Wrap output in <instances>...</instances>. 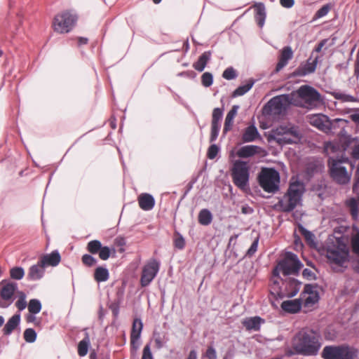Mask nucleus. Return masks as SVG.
I'll list each match as a JSON object with an SVG mask.
<instances>
[{
    "label": "nucleus",
    "instance_id": "obj_51",
    "mask_svg": "<svg viewBox=\"0 0 359 359\" xmlns=\"http://www.w3.org/2000/svg\"><path fill=\"white\" fill-rule=\"evenodd\" d=\"M99 257L102 260H107L109 258L111 250L107 246H102L100 252H98Z\"/></svg>",
    "mask_w": 359,
    "mask_h": 359
},
{
    "label": "nucleus",
    "instance_id": "obj_16",
    "mask_svg": "<svg viewBox=\"0 0 359 359\" xmlns=\"http://www.w3.org/2000/svg\"><path fill=\"white\" fill-rule=\"evenodd\" d=\"M302 304L304 307H311L319 300V294L316 290V287L307 284L304 286V291L301 294Z\"/></svg>",
    "mask_w": 359,
    "mask_h": 359
},
{
    "label": "nucleus",
    "instance_id": "obj_60",
    "mask_svg": "<svg viewBox=\"0 0 359 359\" xmlns=\"http://www.w3.org/2000/svg\"><path fill=\"white\" fill-rule=\"evenodd\" d=\"M327 42V39H323L322 40L318 45L315 48V50L316 52H320L323 47L325 45Z\"/></svg>",
    "mask_w": 359,
    "mask_h": 359
},
{
    "label": "nucleus",
    "instance_id": "obj_64",
    "mask_svg": "<svg viewBox=\"0 0 359 359\" xmlns=\"http://www.w3.org/2000/svg\"><path fill=\"white\" fill-rule=\"evenodd\" d=\"M302 233L304 235L305 238L306 240L311 239L312 238V236H313V234L310 231H306V230H305L304 229H302Z\"/></svg>",
    "mask_w": 359,
    "mask_h": 359
},
{
    "label": "nucleus",
    "instance_id": "obj_19",
    "mask_svg": "<svg viewBox=\"0 0 359 359\" xmlns=\"http://www.w3.org/2000/svg\"><path fill=\"white\" fill-rule=\"evenodd\" d=\"M143 328V324L140 319H135L133 323L132 330L130 333V344L133 348H138V340Z\"/></svg>",
    "mask_w": 359,
    "mask_h": 359
},
{
    "label": "nucleus",
    "instance_id": "obj_49",
    "mask_svg": "<svg viewBox=\"0 0 359 359\" xmlns=\"http://www.w3.org/2000/svg\"><path fill=\"white\" fill-rule=\"evenodd\" d=\"M202 358L217 359V353L212 346H208L204 353L202 354Z\"/></svg>",
    "mask_w": 359,
    "mask_h": 359
},
{
    "label": "nucleus",
    "instance_id": "obj_50",
    "mask_svg": "<svg viewBox=\"0 0 359 359\" xmlns=\"http://www.w3.org/2000/svg\"><path fill=\"white\" fill-rule=\"evenodd\" d=\"M330 6L328 4L322 6L315 14L314 19H318L325 16L330 11Z\"/></svg>",
    "mask_w": 359,
    "mask_h": 359
},
{
    "label": "nucleus",
    "instance_id": "obj_58",
    "mask_svg": "<svg viewBox=\"0 0 359 359\" xmlns=\"http://www.w3.org/2000/svg\"><path fill=\"white\" fill-rule=\"evenodd\" d=\"M241 212L245 215L252 214L253 209L248 205H243L241 208Z\"/></svg>",
    "mask_w": 359,
    "mask_h": 359
},
{
    "label": "nucleus",
    "instance_id": "obj_25",
    "mask_svg": "<svg viewBox=\"0 0 359 359\" xmlns=\"http://www.w3.org/2000/svg\"><path fill=\"white\" fill-rule=\"evenodd\" d=\"M222 114H213L211 125V134L210 137V141L211 142H215L218 137L220 129L219 122L222 118Z\"/></svg>",
    "mask_w": 359,
    "mask_h": 359
},
{
    "label": "nucleus",
    "instance_id": "obj_62",
    "mask_svg": "<svg viewBox=\"0 0 359 359\" xmlns=\"http://www.w3.org/2000/svg\"><path fill=\"white\" fill-rule=\"evenodd\" d=\"M187 359H197V353L195 350L190 351Z\"/></svg>",
    "mask_w": 359,
    "mask_h": 359
},
{
    "label": "nucleus",
    "instance_id": "obj_12",
    "mask_svg": "<svg viewBox=\"0 0 359 359\" xmlns=\"http://www.w3.org/2000/svg\"><path fill=\"white\" fill-rule=\"evenodd\" d=\"M302 266V264L295 254L287 252L278 262V266L273 270V273L275 274L277 271H280L285 276L290 274L297 275Z\"/></svg>",
    "mask_w": 359,
    "mask_h": 359
},
{
    "label": "nucleus",
    "instance_id": "obj_57",
    "mask_svg": "<svg viewBox=\"0 0 359 359\" xmlns=\"http://www.w3.org/2000/svg\"><path fill=\"white\" fill-rule=\"evenodd\" d=\"M280 5L286 8H292L294 4V0H280Z\"/></svg>",
    "mask_w": 359,
    "mask_h": 359
},
{
    "label": "nucleus",
    "instance_id": "obj_44",
    "mask_svg": "<svg viewBox=\"0 0 359 359\" xmlns=\"http://www.w3.org/2000/svg\"><path fill=\"white\" fill-rule=\"evenodd\" d=\"M174 246L179 250H182L185 246V241L184 238L177 232L175 233Z\"/></svg>",
    "mask_w": 359,
    "mask_h": 359
},
{
    "label": "nucleus",
    "instance_id": "obj_6",
    "mask_svg": "<svg viewBox=\"0 0 359 359\" xmlns=\"http://www.w3.org/2000/svg\"><path fill=\"white\" fill-rule=\"evenodd\" d=\"M77 18V15L71 11H62L54 17L52 27L57 33H68L76 25Z\"/></svg>",
    "mask_w": 359,
    "mask_h": 359
},
{
    "label": "nucleus",
    "instance_id": "obj_37",
    "mask_svg": "<svg viewBox=\"0 0 359 359\" xmlns=\"http://www.w3.org/2000/svg\"><path fill=\"white\" fill-rule=\"evenodd\" d=\"M198 222L204 226L209 225L212 220V215L208 209H203L198 214Z\"/></svg>",
    "mask_w": 359,
    "mask_h": 359
},
{
    "label": "nucleus",
    "instance_id": "obj_39",
    "mask_svg": "<svg viewBox=\"0 0 359 359\" xmlns=\"http://www.w3.org/2000/svg\"><path fill=\"white\" fill-rule=\"evenodd\" d=\"M90 345V339L88 334H86V337L78 344V354L80 356H85L88 353V346Z\"/></svg>",
    "mask_w": 359,
    "mask_h": 359
},
{
    "label": "nucleus",
    "instance_id": "obj_47",
    "mask_svg": "<svg viewBox=\"0 0 359 359\" xmlns=\"http://www.w3.org/2000/svg\"><path fill=\"white\" fill-rule=\"evenodd\" d=\"M83 264L86 266H93L96 264L97 260L92 255L85 254L81 258Z\"/></svg>",
    "mask_w": 359,
    "mask_h": 359
},
{
    "label": "nucleus",
    "instance_id": "obj_2",
    "mask_svg": "<svg viewBox=\"0 0 359 359\" xmlns=\"http://www.w3.org/2000/svg\"><path fill=\"white\" fill-rule=\"evenodd\" d=\"M293 102L295 107L313 110L323 104L321 94L313 87L302 85L297 90L292 91Z\"/></svg>",
    "mask_w": 359,
    "mask_h": 359
},
{
    "label": "nucleus",
    "instance_id": "obj_38",
    "mask_svg": "<svg viewBox=\"0 0 359 359\" xmlns=\"http://www.w3.org/2000/svg\"><path fill=\"white\" fill-rule=\"evenodd\" d=\"M254 81L249 80L245 84L240 86L238 87L232 93V96L236 97L238 96H242L248 92L253 86Z\"/></svg>",
    "mask_w": 359,
    "mask_h": 359
},
{
    "label": "nucleus",
    "instance_id": "obj_40",
    "mask_svg": "<svg viewBox=\"0 0 359 359\" xmlns=\"http://www.w3.org/2000/svg\"><path fill=\"white\" fill-rule=\"evenodd\" d=\"M102 246V245L100 241L93 240L88 243L86 249L90 253L95 255L100 252Z\"/></svg>",
    "mask_w": 359,
    "mask_h": 359
},
{
    "label": "nucleus",
    "instance_id": "obj_24",
    "mask_svg": "<svg viewBox=\"0 0 359 359\" xmlns=\"http://www.w3.org/2000/svg\"><path fill=\"white\" fill-rule=\"evenodd\" d=\"M138 203L142 210L147 211L154 207L155 200L154 197L149 194H141L138 197Z\"/></svg>",
    "mask_w": 359,
    "mask_h": 359
},
{
    "label": "nucleus",
    "instance_id": "obj_35",
    "mask_svg": "<svg viewBox=\"0 0 359 359\" xmlns=\"http://www.w3.org/2000/svg\"><path fill=\"white\" fill-rule=\"evenodd\" d=\"M93 276L97 283L105 282L109 279V273L106 268L98 266L95 269Z\"/></svg>",
    "mask_w": 359,
    "mask_h": 359
},
{
    "label": "nucleus",
    "instance_id": "obj_28",
    "mask_svg": "<svg viewBox=\"0 0 359 359\" xmlns=\"http://www.w3.org/2000/svg\"><path fill=\"white\" fill-rule=\"evenodd\" d=\"M351 245L353 252L358 257L355 261L353 269L355 273H359V231L352 236Z\"/></svg>",
    "mask_w": 359,
    "mask_h": 359
},
{
    "label": "nucleus",
    "instance_id": "obj_9",
    "mask_svg": "<svg viewBox=\"0 0 359 359\" xmlns=\"http://www.w3.org/2000/svg\"><path fill=\"white\" fill-rule=\"evenodd\" d=\"M326 257L330 264L343 267L348 262L349 250L346 244L337 242L327 248Z\"/></svg>",
    "mask_w": 359,
    "mask_h": 359
},
{
    "label": "nucleus",
    "instance_id": "obj_20",
    "mask_svg": "<svg viewBox=\"0 0 359 359\" xmlns=\"http://www.w3.org/2000/svg\"><path fill=\"white\" fill-rule=\"evenodd\" d=\"M293 57V51L290 46H285L280 51L278 57V62L276 65L275 71L278 72L285 67L289 60Z\"/></svg>",
    "mask_w": 359,
    "mask_h": 359
},
{
    "label": "nucleus",
    "instance_id": "obj_63",
    "mask_svg": "<svg viewBox=\"0 0 359 359\" xmlns=\"http://www.w3.org/2000/svg\"><path fill=\"white\" fill-rule=\"evenodd\" d=\"M156 346L157 348H161L163 346L162 340L160 337L156 338L155 340Z\"/></svg>",
    "mask_w": 359,
    "mask_h": 359
},
{
    "label": "nucleus",
    "instance_id": "obj_41",
    "mask_svg": "<svg viewBox=\"0 0 359 359\" xmlns=\"http://www.w3.org/2000/svg\"><path fill=\"white\" fill-rule=\"evenodd\" d=\"M28 310L30 313L36 314L41 310V302L36 299H32L29 301L28 304Z\"/></svg>",
    "mask_w": 359,
    "mask_h": 359
},
{
    "label": "nucleus",
    "instance_id": "obj_54",
    "mask_svg": "<svg viewBox=\"0 0 359 359\" xmlns=\"http://www.w3.org/2000/svg\"><path fill=\"white\" fill-rule=\"evenodd\" d=\"M256 18L257 19L259 26L262 27L265 18V13L263 8H257Z\"/></svg>",
    "mask_w": 359,
    "mask_h": 359
},
{
    "label": "nucleus",
    "instance_id": "obj_52",
    "mask_svg": "<svg viewBox=\"0 0 359 359\" xmlns=\"http://www.w3.org/2000/svg\"><path fill=\"white\" fill-rule=\"evenodd\" d=\"M15 306L20 311H22L26 308L27 302L25 301V294L23 292H21L18 300L15 303Z\"/></svg>",
    "mask_w": 359,
    "mask_h": 359
},
{
    "label": "nucleus",
    "instance_id": "obj_59",
    "mask_svg": "<svg viewBox=\"0 0 359 359\" xmlns=\"http://www.w3.org/2000/svg\"><path fill=\"white\" fill-rule=\"evenodd\" d=\"M302 275L304 278H311L313 276V273L309 269L303 270Z\"/></svg>",
    "mask_w": 359,
    "mask_h": 359
},
{
    "label": "nucleus",
    "instance_id": "obj_34",
    "mask_svg": "<svg viewBox=\"0 0 359 359\" xmlns=\"http://www.w3.org/2000/svg\"><path fill=\"white\" fill-rule=\"evenodd\" d=\"M280 114H260L257 117L260 128L262 129L270 128L273 124V119L275 116Z\"/></svg>",
    "mask_w": 359,
    "mask_h": 359
},
{
    "label": "nucleus",
    "instance_id": "obj_48",
    "mask_svg": "<svg viewBox=\"0 0 359 359\" xmlns=\"http://www.w3.org/2000/svg\"><path fill=\"white\" fill-rule=\"evenodd\" d=\"M235 114H227L224 122V133H226L231 129Z\"/></svg>",
    "mask_w": 359,
    "mask_h": 359
},
{
    "label": "nucleus",
    "instance_id": "obj_15",
    "mask_svg": "<svg viewBox=\"0 0 359 359\" xmlns=\"http://www.w3.org/2000/svg\"><path fill=\"white\" fill-rule=\"evenodd\" d=\"M160 263L156 259L147 262L142 269L140 283L142 287H146L153 280L158 272Z\"/></svg>",
    "mask_w": 359,
    "mask_h": 359
},
{
    "label": "nucleus",
    "instance_id": "obj_1",
    "mask_svg": "<svg viewBox=\"0 0 359 359\" xmlns=\"http://www.w3.org/2000/svg\"><path fill=\"white\" fill-rule=\"evenodd\" d=\"M292 346L298 353L316 355L322 346L320 333L318 330L304 328L294 337Z\"/></svg>",
    "mask_w": 359,
    "mask_h": 359
},
{
    "label": "nucleus",
    "instance_id": "obj_5",
    "mask_svg": "<svg viewBox=\"0 0 359 359\" xmlns=\"http://www.w3.org/2000/svg\"><path fill=\"white\" fill-rule=\"evenodd\" d=\"M231 176L238 189L242 191L249 189L250 168L246 162L236 161L231 170Z\"/></svg>",
    "mask_w": 359,
    "mask_h": 359
},
{
    "label": "nucleus",
    "instance_id": "obj_18",
    "mask_svg": "<svg viewBox=\"0 0 359 359\" xmlns=\"http://www.w3.org/2000/svg\"><path fill=\"white\" fill-rule=\"evenodd\" d=\"M318 57H316L311 61V58L308 59L306 63L301 64L293 72L295 76H304L307 74L313 73L316 69Z\"/></svg>",
    "mask_w": 359,
    "mask_h": 359
},
{
    "label": "nucleus",
    "instance_id": "obj_7",
    "mask_svg": "<svg viewBox=\"0 0 359 359\" xmlns=\"http://www.w3.org/2000/svg\"><path fill=\"white\" fill-rule=\"evenodd\" d=\"M258 182L266 192L275 193L279 189V173L273 168H262L258 175Z\"/></svg>",
    "mask_w": 359,
    "mask_h": 359
},
{
    "label": "nucleus",
    "instance_id": "obj_42",
    "mask_svg": "<svg viewBox=\"0 0 359 359\" xmlns=\"http://www.w3.org/2000/svg\"><path fill=\"white\" fill-rule=\"evenodd\" d=\"M25 275L24 269L22 267H13L10 270L11 278L15 280H21Z\"/></svg>",
    "mask_w": 359,
    "mask_h": 359
},
{
    "label": "nucleus",
    "instance_id": "obj_23",
    "mask_svg": "<svg viewBox=\"0 0 359 359\" xmlns=\"http://www.w3.org/2000/svg\"><path fill=\"white\" fill-rule=\"evenodd\" d=\"M344 149H350L348 152L353 160H359V140L356 138H350L344 144Z\"/></svg>",
    "mask_w": 359,
    "mask_h": 359
},
{
    "label": "nucleus",
    "instance_id": "obj_8",
    "mask_svg": "<svg viewBox=\"0 0 359 359\" xmlns=\"http://www.w3.org/2000/svg\"><path fill=\"white\" fill-rule=\"evenodd\" d=\"M321 356L324 359H353L357 356V350L347 345L326 346Z\"/></svg>",
    "mask_w": 359,
    "mask_h": 359
},
{
    "label": "nucleus",
    "instance_id": "obj_55",
    "mask_svg": "<svg viewBox=\"0 0 359 359\" xmlns=\"http://www.w3.org/2000/svg\"><path fill=\"white\" fill-rule=\"evenodd\" d=\"M142 359H154L149 344H147L144 347Z\"/></svg>",
    "mask_w": 359,
    "mask_h": 359
},
{
    "label": "nucleus",
    "instance_id": "obj_13",
    "mask_svg": "<svg viewBox=\"0 0 359 359\" xmlns=\"http://www.w3.org/2000/svg\"><path fill=\"white\" fill-rule=\"evenodd\" d=\"M17 289L15 283L7 280L0 282V308H7L13 302Z\"/></svg>",
    "mask_w": 359,
    "mask_h": 359
},
{
    "label": "nucleus",
    "instance_id": "obj_32",
    "mask_svg": "<svg viewBox=\"0 0 359 359\" xmlns=\"http://www.w3.org/2000/svg\"><path fill=\"white\" fill-rule=\"evenodd\" d=\"M346 205L353 218L356 220L359 217V202L355 198H351L346 201Z\"/></svg>",
    "mask_w": 359,
    "mask_h": 359
},
{
    "label": "nucleus",
    "instance_id": "obj_30",
    "mask_svg": "<svg viewBox=\"0 0 359 359\" xmlns=\"http://www.w3.org/2000/svg\"><path fill=\"white\" fill-rule=\"evenodd\" d=\"M20 321V314L13 315L6 323L3 328L4 335H9L19 325Z\"/></svg>",
    "mask_w": 359,
    "mask_h": 359
},
{
    "label": "nucleus",
    "instance_id": "obj_33",
    "mask_svg": "<svg viewBox=\"0 0 359 359\" xmlns=\"http://www.w3.org/2000/svg\"><path fill=\"white\" fill-rule=\"evenodd\" d=\"M259 136V133L255 126H250L245 128L243 135V142H250L255 140Z\"/></svg>",
    "mask_w": 359,
    "mask_h": 359
},
{
    "label": "nucleus",
    "instance_id": "obj_27",
    "mask_svg": "<svg viewBox=\"0 0 359 359\" xmlns=\"http://www.w3.org/2000/svg\"><path fill=\"white\" fill-rule=\"evenodd\" d=\"M264 320L259 317L255 316L251 318H247L243 320V325L248 330L258 331L260 329V325L264 323Z\"/></svg>",
    "mask_w": 359,
    "mask_h": 359
},
{
    "label": "nucleus",
    "instance_id": "obj_31",
    "mask_svg": "<svg viewBox=\"0 0 359 359\" xmlns=\"http://www.w3.org/2000/svg\"><path fill=\"white\" fill-rule=\"evenodd\" d=\"M211 53L210 51H205L200 55L198 60L193 64V67L198 72H203L206 65L210 60Z\"/></svg>",
    "mask_w": 359,
    "mask_h": 359
},
{
    "label": "nucleus",
    "instance_id": "obj_4",
    "mask_svg": "<svg viewBox=\"0 0 359 359\" xmlns=\"http://www.w3.org/2000/svg\"><path fill=\"white\" fill-rule=\"evenodd\" d=\"M304 188L299 183L291 184L287 193L279 200L278 205L283 212H290L300 203Z\"/></svg>",
    "mask_w": 359,
    "mask_h": 359
},
{
    "label": "nucleus",
    "instance_id": "obj_11",
    "mask_svg": "<svg viewBox=\"0 0 359 359\" xmlns=\"http://www.w3.org/2000/svg\"><path fill=\"white\" fill-rule=\"evenodd\" d=\"M344 163H348L346 161L330 158L328 159V167L331 177L339 184H346L351 180V174L347 171L344 165Z\"/></svg>",
    "mask_w": 359,
    "mask_h": 359
},
{
    "label": "nucleus",
    "instance_id": "obj_14",
    "mask_svg": "<svg viewBox=\"0 0 359 359\" xmlns=\"http://www.w3.org/2000/svg\"><path fill=\"white\" fill-rule=\"evenodd\" d=\"M342 121L343 120L340 118H335L332 121L323 114H313L309 117L311 124L325 133L330 132V130L335 127L334 125L336 123Z\"/></svg>",
    "mask_w": 359,
    "mask_h": 359
},
{
    "label": "nucleus",
    "instance_id": "obj_22",
    "mask_svg": "<svg viewBox=\"0 0 359 359\" xmlns=\"http://www.w3.org/2000/svg\"><path fill=\"white\" fill-rule=\"evenodd\" d=\"M44 268L45 266L41 261H39L36 264L32 266L27 273V278L31 280H37L41 279L44 274Z\"/></svg>",
    "mask_w": 359,
    "mask_h": 359
},
{
    "label": "nucleus",
    "instance_id": "obj_53",
    "mask_svg": "<svg viewBox=\"0 0 359 359\" xmlns=\"http://www.w3.org/2000/svg\"><path fill=\"white\" fill-rule=\"evenodd\" d=\"M218 151H219L218 147L216 144H212L208 148V154H207L208 158L210 159H214L217 156Z\"/></svg>",
    "mask_w": 359,
    "mask_h": 359
},
{
    "label": "nucleus",
    "instance_id": "obj_56",
    "mask_svg": "<svg viewBox=\"0 0 359 359\" xmlns=\"http://www.w3.org/2000/svg\"><path fill=\"white\" fill-rule=\"evenodd\" d=\"M257 247H258V239L253 241L250 248L248 249L246 255L249 257L252 256L255 253V252L257 250Z\"/></svg>",
    "mask_w": 359,
    "mask_h": 359
},
{
    "label": "nucleus",
    "instance_id": "obj_29",
    "mask_svg": "<svg viewBox=\"0 0 359 359\" xmlns=\"http://www.w3.org/2000/svg\"><path fill=\"white\" fill-rule=\"evenodd\" d=\"M259 147L256 145H247L241 147L237 151V156L240 158H248L259 152Z\"/></svg>",
    "mask_w": 359,
    "mask_h": 359
},
{
    "label": "nucleus",
    "instance_id": "obj_17",
    "mask_svg": "<svg viewBox=\"0 0 359 359\" xmlns=\"http://www.w3.org/2000/svg\"><path fill=\"white\" fill-rule=\"evenodd\" d=\"M283 293L288 297L295 296L300 290L301 283L292 278H287L282 283Z\"/></svg>",
    "mask_w": 359,
    "mask_h": 359
},
{
    "label": "nucleus",
    "instance_id": "obj_61",
    "mask_svg": "<svg viewBox=\"0 0 359 359\" xmlns=\"http://www.w3.org/2000/svg\"><path fill=\"white\" fill-rule=\"evenodd\" d=\"M325 150L327 153H328L329 151H334V146L331 142H327L325 144Z\"/></svg>",
    "mask_w": 359,
    "mask_h": 359
},
{
    "label": "nucleus",
    "instance_id": "obj_43",
    "mask_svg": "<svg viewBox=\"0 0 359 359\" xmlns=\"http://www.w3.org/2000/svg\"><path fill=\"white\" fill-rule=\"evenodd\" d=\"M24 339L28 343H33L36 341V333L32 328H27L23 334Z\"/></svg>",
    "mask_w": 359,
    "mask_h": 359
},
{
    "label": "nucleus",
    "instance_id": "obj_26",
    "mask_svg": "<svg viewBox=\"0 0 359 359\" xmlns=\"http://www.w3.org/2000/svg\"><path fill=\"white\" fill-rule=\"evenodd\" d=\"M60 255L57 251H53L50 254L46 255L43 256L40 259L41 262L42 264H43L44 266H55L60 263Z\"/></svg>",
    "mask_w": 359,
    "mask_h": 359
},
{
    "label": "nucleus",
    "instance_id": "obj_21",
    "mask_svg": "<svg viewBox=\"0 0 359 359\" xmlns=\"http://www.w3.org/2000/svg\"><path fill=\"white\" fill-rule=\"evenodd\" d=\"M302 305V299H296L283 302L281 308L287 313H295L300 311Z\"/></svg>",
    "mask_w": 359,
    "mask_h": 359
},
{
    "label": "nucleus",
    "instance_id": "obj_46",
    "mask_svg": "<svg viewBox=\"0 0 359 359\" xmlns=\"http://www.w3.org/2000/svg\"><path fill=\"white\" fill-rule=\"evenodd\" d=\"M222 77L226 80L234 79L237 77L236 71L231 67H228L223 72Z\"/></svg>",
    "mask_w": 359,
    "mask_h": 359
},
{
    "label": "nucleus",
    "instance_id": "obj_10",
    "mask_svg": "<svg viewBox=\"0 0 359 359\" xmlns=\"http://www.w3.org/2000/svg\"><path fill=\"white\" fill-rule=\"evenodd\" d=\"M292 92L272 97L264 105L262 112H285L291 106H294Z\"/></svg>",
    "mask_w": 359,
    "mask_h": 359
},
{
    "label": "nucleus",
    "instance_id": "obj_36",
    "mask_svg": "<svg viewBox=\"0 0 359 359\" xmlns=\"http://www.w3.org/2000/svg\"><path fill=\"white\" fill-rule=\"evenodd\" d=\"M273 274H274L273 273ZM278 271H276L273 275V278L271 280V284L270 285L271 292L274 295L280 296L283 293V287L280 286V281L278 280Z\"/></svg>",
    "mask_w": 359,
    "mask_h": 359
},
{
    "label": "nucleus",
    "instance_id": "obj_45",
    "mask_svg": "<svg viewBox=\"0 0 359 359\" xmlns=\"http://www.w3.org/2000/svg\"><path fill=\"white\" fill-rule=\"evenodd\" d=\"M213 76L210 72H205L201 76V83L205 87H209L212 84Z\"/></svg>",
    "mask_w": 359,
    "mask_h": 359
},
{
    "label": "nucleus",
    "instance_id": "obj_3",
    "mask_svg": "<svg viewBox=\"0 0 359 359\" xmlns=\"http://www.w3.org/2000/svg\"><path fill=\"white\" fill-rule=\"evenodd\" d=\"M269 137L280 145L298 144L303 137V133L298 126L287 123L272 130Z\"/></svg>",
    "mask_w": 359,
    "mask_h": 359
}]
</instances>
